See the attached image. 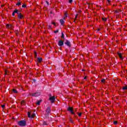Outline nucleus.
Returning <instances> with one entry per match:
<instances>
[{"label":"nucleus","instance_id":"obj_31","mask_svg":"<svg viewBox=\"0 0 127 127\" xmlns=\"http://www.w3.org/2000/svg\"><path fill=\"white\" fill-rule=\"evenodd\" d=\"M36 82V79H35V78L33 79L32 83H35Z\"/></svg>","mask_w":127,"mask_h":127},{"label":"nucleus","instance_id":"obj_25","mask_svg":"<svg viewBox=\"0 0 127 127\" xmlns=\"http://www.w3.org/2000/svg\"><path fill=\"white\" fill-rule=\"evenodd\" d=\"M123 90H127V86H126L125 87H124L123 88Z\"/></svg>","mask_w":127,"mask_h":127},{"label":"nucleus","instance_id":"obj_27","mask_svg":"<svg viewBox=\"0 0 127 127\" xmlns=\"http://www.w3.org/2000/svg\"><path fill=\"white\" fill-rule=\"evenodd\" d=\"M59 32V30H57L56 31H54V33H58Z\"/></svg>","mask_w":127,"mask_h":127},{"label":"nucleus","instance_id":"obj_35","mask_svg":"<svg viewBox=\"0 0 127 127\" xmlns=\"http://www.w3.org/2000/svg\"><path fill=\"white\" fill-rule=\"evenodd\" d=\"M82 116V113H79V114H78V117H81Z\"/></svg>","mask_w":127,"mask_h":127},{"label":"nucleus","instance_id":"obj_4","mask_svg":"<svg viewBox=\"0 0 127 127\" xmlns=\"http://www.w3.org/2000/svg\"><path fill=\"white\" fill-rule=\"evenodd\" d=\"M40 95H41L40 92H36L32 94V97H38L39 96H40Z\"/></svg>","mask_w":127,"mask_h":127},{"label":"nucleus","instance_id":"obj_22","mask_svg":"<svg viewBox=\"0 0 127 127\" xmlns=\"http://www.w3.org/2000/svg\"><path fill=\"white\" fill-rule=\"evenodd\" d=\"M102 19L103 21H107V20L108 19V18H102Z\"/></svg>","mask_w":127,"mask_h":127},{"label":"nucleus","instance_id":"obj_44","mask_svg":"<svg viewBox=\"0 0 127 127\" xmlns=\"http://www.w3.org/2000/svg\"><path fill=\"white\" fill-rule=\"evenodd\" d=\"M16 35H18V32L16 33Z\"/></svg>","mask_w":127,"mask_h":127},{"label":"nucleus","instance_id":"obj_41","mask_svg":"<svg viewBox=\"0 0 127 127\" xmlns=\"http://www.w3.org/2000/svg\"><path fill=\"white\" fill-rule=\"evenodd\" d=\"M77 17H78V14H77L75 16V18H77Z\"/></svg>","mask_w":127,"mask_h":127},{"label":"nucleus","instance_id":"obj_3","mask_svg":"<svg viewBox=\"0 0 127 127\" xmlns=\"http://www.w3.org/2000/svg\"><path fill=\"white\" fill-rule=\"evenodd\" d=\"M51 108H50V107H47L46 110V115L47 116H49V114H51Z\"/></svg>","mask_w":127,"mask_h":127},{"label":"nucleus","instance_id":"obj_32","mask_svg":"<svg viewBox=\"0 0 127 127\" xmlns=\"http://www.w3.org/2000/svg\"><path fill=\"white\" fill-rule=\"evenodd\" d=\"M114 125H118V122L117 121H114Z\"/></svg>","mask_w":127,"mask_h":127},{"label":"nucleus","instance_id":"obj_2","mask_svg":"<svg viewBox=\"0 0 127 127\" xmlns=\"http://www.w3.org/2000/svg\"><path fill=\"white\" fill-rule=\"evenodd\" d=\"M67 111L68 112H70V113L71 114V115H73L74 117H75V112H74V111H73V108L71 107L70 106L68 107V108H67Z\"/></svg>","mask_w":127,"mask_h":127},{"label":"nucleus","instance_id":"obj_17","mask_svg":"<svg viewBox=\"0 0 127 127\" xmlns=\"http://www.w3.org/2000/svg\"><path fill=\"white\" fill-rule=\"evenodd\" d=\"M12 92H13V93H14L15 94H16L18 93L17 90H16L15 89H13Z\"/></svg>","mask_w":127,"mask_h":127},{"label":"nucleus","instance_id":"obj_37","mask_svg":"<svg viewBox=\"0 0 127 127\" xmlns=\"http://www.w3.org/2000/svg\"><path fill=\"white\" fill-rule=\"evenodd\" d=\"M52 24H53L55 26H56V23L55 22H52Z\"/></svg>","mask_w":127,"mask_h":127},{"label":"nucleus","instance_id":"obj_43","mask_svg":"<svg viewBox=\"0 0 127 127\" xmlns=\"http://www.w3.org/2000/svg\"><path fill=\"white\" fill-rule=\"evenodd\" d=\"M107 1L109 2V3H110V1H111L110 0H107Z\"/></svg>","mask_w":127,"mask_h":127},{"label":"nucleus","instance_id":"obj_42","mask_svg":"<svg viewBox=\"0 0 127 127\" xmlns=\"http://www.w3.org/2000/svg\"><path fill=\"white\" fill-rule=\"evenodd\" d=\"M84 79V80H86V79H87V76H85Z\"/></svg>","mask_w":127,"mask_h":127},{"label":"nucleus","instance_id":"obj_15","mask_svg":"<svg viewBox=\"0 0 127 127\" xmlns=\"http://www.w3.org/2000/svg\"><path fill=\"white\" fill-rule=\"evenodd\" d=\"M61 37L64 39V40H65V37H64V33H63V32H62Z\"/></svg>","mask_w":127,"mask_h":127},{"label":"nucleus","instance_id":"obj_7","mask_svg":"<svg viewBox=\"0 0 127 127\" xmlns=\"http://www.w3.org/2000/svg\"><path fill=\"white\" fill-rule=\"evenodd\" d=\"M58 45H59V46H63V45H64V41L60 40L58 43Z\"/></svg>","mask_w":127,"mask_h":127},{"label":"nucleus","instance_id":"obj_6","mask_svg":"<svg viewBox=\"0 0 127 127\" xmlns=\"http://www.w3.org/2000/svg\"><path fill=\"white\" fill-rule=\"evenodd\" d=\"M49 100L51 101V103L54 104L55 103V96L50 97Z\"/></svg>","mask_w":127,"mask_h":127},{"label":"nucleus","instance_id":"obj_20","mask_svg":"<svg viewBox=\"0 0 127 127\" xmlns=\"http://www.w3.org/2000/svg\"><path fill=\"white\" fill-rule=\"evenodd\" d=\"M28 118H31V114H30V112H28Z\"/></svg>","mask_w":127,"mask_h":127},{"label":"nucleus","instance_id":"obj_19","mask_svg":"<svg viewBox=\"0 0 127 127\" xmlns=\"http://www.w3.org/2000/svg\"><path fill=\"white\" fill-rule=\"evenodd\" d=\"M35 58H37V53L36 52H34Z\"/></svg>","mask_w":127,"mask_h":127},{"label":"nucleus","instance_id":"obj_48","mask_svg":"<svg viewBox=\"0 0 127 127\" xmlns=\"http://www.w3.org/2000/svg\"><path fill=\"white\" fill-rule=\"evenodd\" d=\"M98 30H100V29H98Z\"/></svg>","mask_w":127,"mask_h":127},{"label":"nucleus","instance_id":"obj_5","mask_svg":"<svg viewBox=\"0 0 127 127\" xmlns=\"http://www.w3.org/2000/svg\"><path fill=\"white\" fill-rule=\"evenodd\" d=\"M64 44H65V45H66V46L68 47H71V42H70V41H69L68 40H65Z\"/></svg>","mask_w":127,"mask_h":127},{"label":"nucleus","instance_id":"obj_47","mask_svg":"<svg viewBox=\"0 0 127 127\" xmlns=\"http://www.w3.org/2000/svg\"><path fill=\"white\" fill-rule=\"evenodd\" d=\"M57 25H58V23H57Z\"/></svg>","mask_w":127,"mask_h":127},{"label":"nucleus","instance_id":"obj_14","mask_svg":"<svg viewBox=\"0 0 127 127\" xmlns=\"http://www.w3.org/2000/svg\"><path fill=\"white\" fill-rule=\"evenodd\" d=\"M118 56H119L120 58L122 60L124 59V58H123V56H122V54L120 53H118Z\"/></svg>","mask_w":127,"mask_h":127},{"label":"nucleus","instance_id":"obj_13","mask_svg":"<svg viewBox=\"0 0 127 127\" xmlns=\"http://www.w3.org/2000/svg\"><path fill=\"white\" fill-rule=\"evenodd\" d=\"M14 11H15V13H17V14H18V15L20 13V11H18V10L17 9H15L14 10Z\"/></svg>","mask_w":127,"mask_h":127},{"label":"nucleus","instance_id":"obj_36","mask_svg":"<svg viewBox=\"0 0 127 127\" xmlns=\"http://www.w3.org/2000/svg\"><path fill=\"white\" fill-rule=\"evenodd\" d=\"M64 15H65V17H68V14H67V13H65L64 14Z\"/></svg>","mask_w":127,"mask_h":127},{"label":"nucleus","instance_id":"obj_26","mask_svg":"<svg viewBox=\"0 0 127 127\" xmlns=\"http://www.w3.org/2000/svg\"><path fill=\"white\" fill-rule=\"evenodd\" d=\"M69 121L71 124H74V122H73V120H72V119L69 118Z\"/></svg>","mask_w":127,"mask_h":127},{"label":"nucleus","instance_id":"obj_34","mask_svg":"<svg viewBox=\"0 0 127 127\" xmlns=\"http://www.w3.org/2000/svg\"><path fill=\"white\" fill-rule=\"evenodd\" d=\"M1 108H2V109H4V108L5 107V105H1Z\"/></svg>","mask_w":127,"mask_h":127},{"label":"nucleus","instance_id":"obj_45","mask_svg":"<svg viewBox=\"0 0 127 127\" xmlns=\"http://www.w3.org/2000/svg\"><path fill=\"white\" fill-rule=\"evenodd\" d=\"M50 13H52V11H51V12H50Z\"/></svg>","mask_w":127,"mask_h":127},{"label":"nucleus","instance_id":"obj_23","mask_svg":"<svg viewBox=\"0 0 127 127\" xmlns=\"http://www.w3.org/2000/svg\"><path fill=\"white\" fill-rule=\"evenodd\" d=\"M22 7L23 8H25V7H26V5L25 4H23V5H22Z\"/></svg>","mask_w":127,"mask_h":127},{"label":"nucleus","instance_id":"obj_21","mask_svg":"<svg viewBox=\"0 0 127 127\" xmlns=\"http://www.w3.org/2000/svg\"><path fill=\"white\" fill-rule=\"evenodd\" d=\"M115 12H116V13H119V12H122V10L120 9L118 10H116Z\"/></svg>","mask_w":127,"mask_h":127},{"label":"nucleus","instance_id":"obj_9","mask_svg":"<svg viewBox=\"0 0 127 127\" xmlns=\"http://www.w3.org/2000/svg\"><path fill=\"white\" fill-rule=\"evenodd\" d=\"M37 61L38 63H41L42 62V58H38Z\"/></svg>","mask_w":127,"mask_h":127},{"label":"nucleus","instance_id":"obj_10","mask_svg":"<svg viewBox=\"0 0 127 127\" xmlns=\"http://www.w3.org/2000/svg\"><path fill=\"white\" fill-rule=\"evenodd\" d=\"M18 18H19L20 19H21V18H22L23 17V16H22V14H21V13H20L18 15Z\"/></svg>","mask_w":127,"mask_h":127},{"label":"nucleus","instance_id":"obj_28","mask_svg":"<svg viewBox=\"0 0 127 127\" xmlns=\"http://www.w3.org/2000/svg\"><path fill=\"white\" fill-rule=\"evenodd\" d=\"M9 26H10V25L8 24H7L6 25V27L7 28H9Z\"/></svg>","mask_w":127,"mask_h":127},{"label":"nucleus","instance_id":"obj_8","mask_svg":"<svg viewBox=\"0 0 127 127\" xmlns=\"http://www.w3.org/2000/svg\"><path fill=\"white\" fill-rule=\"evenodd\" d=\"M60 22L62 25H63L65 23V22L63 19L60 20Z\"/></svg>","mask_w":127,"mask_h":127},{"label":"nucleus","instance_id":"obj_38","mask_svg":"<svg viewBox=\"0 0 127 127\" xmlns=\"http://www.w3.org/2000/svg\"><path fill=\"white\" fill-rule=\"evenodd\" d=\"M9 28H11V29H12V25H10Z\"/></svg>","mask_w":127,"mask_h":127},{"label":"nucleus","instance_id":"obj_11","mask_svg":"<svg viewBox=\"0 0 127 127\" xmlns=\"http://www.w3.org/2000/svg\"><path fill=\"white\" fill-rule=\"evenodd\" d=\"M42 102V100H38L36 103V105H37L38 106H40V104Z\"/></svg>","mask_w":127,"mask_h":127},{"label":"nucleus","instance_id":"obj_24","mask_svg":"<svg viewBox=\"0 0 127 127\" xmlns=\"http://www.w3.org/2000/svg\"><path fill=\"white\" fill-rule=\"evenodd\" d=\"M101 82H102V83H105V82H106V79L103 78V79L101 80Z\"/></svg>","mask_w":127,"mask_h":127},{"label":"nucleus","instance_id":"obj_12","mask_svg":"<svg viewBox=\"0 0 127 127\" xmlns=\"http://www.w3.org/2000/svg\"><path fill=\"white\" fill-rule=\"evenodd\" d=\"M16 5H17L18 6H19V5H21V2L20 1V0H19V1H18L16 3Z\"/></svg>","mask_w":127,"mask_h":127},{"label":"nucleus","instance_id":"obj_16","mask_svg":"<svg viewBox=\"0 0 127 127\" xmlns=\"http://www.w3.org/2000/svg\"><path fill=\"white\" fill-rule=\"evenodd\" d=\"M43 126H47L48 125V123H47V122L44 121L43 123Z\"/></svg>","mask_w":127,"mask_h":127},{"label":"nucleus","instance_id":"obj_18","mask_svg":"<svg viewBox=\"0 0 127 127\" xmlns=\"http://www.w3.org/2000/svg\"><path fill=\"white\" fill-rule=\"evenodd\" d=\"M35 117V114H33L32 115H31V119H33Z\"/></svg>","mask_w":127,"mask_h":127},{"label":"nucleus","instance_id":"obj_29","mask_svg":"<svg viewBox=\"0 0 127 127\" xmlns=\"http://www.w3.org/2000/svg\"><path fill=\"white\" fill-rule=\"evenodd\" d=\"M24 103H25L24 100H22V101L21 102V105H24Z\"/></svg>","mask_w":127,"mask_h":127},{"label":"nucleus","instance_id":"obj_33","mask_svg":"<svg viewBox=\"0 0 127 127\" xmlns=\"http://www.w3.org/2000/svg\"><path fill=\"white\" fill-rule=\"evenodd\" d=\"M73 1V0H68V2H69V3H72Z\"/></svg>","mask_w":127,"mask_h":127},{"label":"nucleus","instance_id":"obj_1","mask_svg":"<svg viewBox=\"0 0 127 127\" xmlns=\"http://www.w3.org/2000/svg\"><path fill=\"white\" fill-rule=\"evenodd\" d=\"M18 125L20 127H25L27 125V123L25 120H21L18 122Z\"/></svg>","mask_w":127,"mask_h":127},{"label":"nucleus","instance_id":"obj_30","mask_svg":"<svg viewBox=\"0 0 127 127\" xmlns=\"http://www.w3.org/2000/svg\"><path fill=\"white\" fill-rule=\"evenodd\" d=\"M15 14V11L14 10L12 14V16H14Z\"/></svg>","mask_w":127,"mask_h":127},{"label":"nucleus","instance_id":"obj_40","mask_svg":"<svg viewBox=\"0 0 127 127\" xmlns=\"http://www.w3.org/2000/svg\"><path fill=\"white\" fill-rule=\"evenodd\" d=\"M46 2L48 4V5H49V2H48L47 1H46Z\"/></svg>","mask_w":127,"mask_h":127},{"label":"nucleus","instance_id":"obj_39","mask_svg":"<svg viewBox=\"0 0 127 127\" xmlns=\"http://www.w3.org/2000/svg\"><path fill=\"white\" fill-rule=\"evenodd\" d=\"M49 28L52 29V27L51 25H49Z\"/></svg>","mask_w":127,"mask_h":127},{"label":"nucleus","instance_id":"obj_46","mask_svg":"<svg viewBox=\"0 0 127 127\" xmlns=\"http://www.w3.org/2000/svg\"><path fill=\"white\" fill-rule=\"evenodd\" d=\"M57 25H58V23H57Z\"/></svg>","mask_w":127,"mask_h":127}]
</instances>
